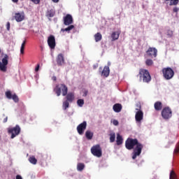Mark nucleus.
I'll return each instance as SVG.
<instances>
[{"label":"nucleus","instance_id":"nucleus-11","mask_svg":"<svg viewBox=\"0 0 179 179\" xmlns=\"http://www.w3.org/2000/svg\"><path fill=\"white\" fill-rule=\"evenodd\" d=\"M48 45L50 49H55L56 47L55 36L54 35H50L48 38Z\"/></svg>","mask_w":179,"mask_h":179},{"label":"nucleus","instance_id":"nucleus-47","mask_svg":"<svg viewBox=\"0 0 179 179\" xmlns=\"http://www.w3.org/2000/svg\"><path fill=\"white\" fill-rule=\"evenodd\" d=\"M19 0H12L13 3H17Z\"/></svg>","mask_w":179,"mask_h":179},{"label":"nucleus","instance_id":"nucleus-30","mask_svg":"<svg viewBox=\"0 0 179 179\" xmlns=\"http://www.w3.org/2000/svg\"><path fill=\"white\" fill-rule=\"evenodd\" d=\"M154 64V62L152 59H147L145 60V65L147 66H152Z\"/></svg>","mask_w":179,"mask_h":179},{"label":"nucleus","instance_id":"nucleus-26","mask_svg":"<svg viewBox=\"0 0 179 179\" xmlns=\"http://www.w3.org/2000/svg\"><path fill=\"white\" fill-rule=\"evenodd\" d=\"M55 15V10H49L47 11L46 15L49 17H53Z\"/></svg>","mask_w":179,"mask_h":179},{"label":"nucleus","instance_id":"nucleus-24","mask_svg":"<svg viewBox=\"0 0 179 179\" xmlns=\"http://www.w3.org/2000/svg\"><path fill=\"white\" fill-rule=\"evenodd\" d=\"M85 168V165L83 163H78L77 164V171H83Z\"/></svg>","mask_w":179,"mask_h":179},{"label":"nucleus","instance_id":"nucleus-50","mask_svg":"<svg viewBox=\"0 0 179 179\" xmlns=\"http://www.w3.org/2000/svg\"><path fill=\"white\" fill-rule=\"evenodd\" d=\"M1 53V49L0 48V54Z\"/></svg>","mask_w":179,"mask_h":179},{"label":"nucleus","instance_id":"nucleus-38","mask_svg":"<svg viewBox=\"0 0 179 179\" xmlns=\"http://www.w3.org/2000/svg\"><path fill=\"white\" fill-rule=\"evenodd\" d=\"M179 152V145L174 149L173 153L178 154Z\"/></svg>","mask_w":179,"mask_h":179},{"label":"nucleus","instance_id":"nucleus-22","mask_svg":"<svg viewBox=\"0 0 179 179\" xmlns=\"http://www.w3.org/2000/svg\"><path fill=\"white\" fill-rule=\"evenodd\" d=\"M94 134L90 131H87L85 132V137L88 140H92L93 138Z\"/></svg>","mask_w":179,"mask_h":179},{"label":"nucleus","instance_id":"nucleus-7","mask_svg":"<svg viewBox=\"0 0 179 179\" xmlns=\"http://www.w3.org/2000/svg\"><path fill=\"white\" fill-rule=\"evenodd\" d=\"M8 55H4L3 58L0 61V71L2 72L7 71V65L8 64Z\"/></svg>","mask_w":179,"mask_h":179},{"label":"nucleus","instance_id":"nucleus-29","mask_svg":"<svg viewBox=\"0 0 179 179\" xmlns=\"http://www.w3.org/2000/svg\"><path fill=\"white\" fill-rule=\"evenodd\" d=\"M25 44H26V41H23L22 43L21 44V47H20V54L24 53Z\"/></svg>","mask_w":179,"mask_h":179},{"label":"nucleus","instance_id":"nucleus-23","mask_svg":"<svg viewBox=\"0 0 179 179\" xmlns=\"http://www.w3.org/2000/svg\"><path fill=\"white\" fill-rule=\"evenodd\" d=\"M110 143H113L115 141L116 135L114 131H110Z\"/></svg>","mask_w":179,"mask_h":179},{"label":"nucleus","instance_id":"nucleus-3","mask_svg":"<svg viewBox=\"0 0 179 179\" xmlns=\"http://www.w3.org/2000/svg\"><path fill=\"white\" fill-rule=\"evenodd\" d=\"M140 80H142L143 83H148L152 80L150 72L145 69H141L139 71Z\"/></svg>","mask_w":179,"mask_h":179},{"label":"nucleus","instance_id":"nucleus-16","mask_svg":"<svg viewBox=\"0 0 179 179\" xmlns=\"http://www.w3.org/2000/svg\"><path fill=\"white\" fill-rule=\"evenodd\" d=\"M110 67L108 66H104L102 72H101V76L104 78H108L110 76Z\"/></svg>","mask_w":179,"mask_h":179},{"label":"nucleus","instance_id":"nucleus-31","mask_svg":"<svg viewBox=\"0 0 179 179\" xmlns=\"http://www.w3.org/2000/svg\"><path fill=\"white\" fill-rule=\"evenodd\" d=\"M169 179H178L177 176L173 171L170 172Z\"/></svg>","mask_w":179,"mask_h":179},{"label":"nucleus","instance_id":"nucleus-33","mask_svg":"<svg viewBox=\"0 0 179 179\" xmlns=\"http://www.w3.org/2000/svg\"><path fill=\"white\" fill-rule=\"evenodd\" d=\"M11 99H13V101L15 103H18L19 102V98L16 94L12 95Z\"/></svg>","mask_w":179,"mask_h":179},{"label":"nucleus","instance_id":"nucleus-39","mask_svg":"<svg viewBox=\"0 0 179 179\" xmlns=\"http://www.w3.org/2000/svg\"><path fill=\"white\" fill-rule=\"evenodd\" d=\"M10 22H7V24H6V30L10 31Z\"/></svg>","mask_w":179,"mask_h":179},{"label":"nucleus","instance_id":"nucleus-21","mask_svg":"<svg viewBox=\"0 0 179 179\" xmlns=\"http://www.w3.org/2000/svg\"><path fill=\"white\" fill-rule=\"evenodd\" d=\"M94 40L96 43H98L102 40V35L100 32H97L94 35Z\"/></svg>","mask_w":179,"mask_h":179},{"label":"nucleus","instance_id":"nucleus-25","mask_svg":"<svg viewBox=\"0 0 179 179\" xmlns=\"http://www.w3.org/2000/svg\"><path fill=\"white\" fill-rule=\"evenodd\" d=\"M75 28V27L73 25H69V27H67V28H62L61 31L64 32H69L70 31H71L72 29H73Z\"/></svg>","mask_w":179,"mask_h":179},{"label":"nucleus","instance_id":"nucleus-28","mask_svg":"<svg viewBox=\"0 0 179 179\" xmlns=\"http://www.w3.org/2000/svg\"><path fill=\"white\" fill-rule=\"evenodd\" d=\"M29 162L34 165H36L37 164V159L34 156L29 158Z\"/></svg>","mask_w":179,"mask_h":179},{"label":"nucleus","instance_id":"nucleus-43","mask_svg":"<svg viewBox=\"0 0 179 179\" xmlns=\"http://www.w3.org/2000/svg\"><path fill=\"white\" fill-rule=\"evenodd\" d=\"M15 179H23L22 177L20 175H17Z\"/></svg>","mask_w":179,"mask_h":179},{"label":"nucleus","instance_id":"nucleus-37","mask_svg":"<svg viewBox=\"0 0 179 179\" xmlns=\"http://www.w3.org/2000/svg\"><path fill=\"white\" fill-rule=\"evenodd\" d=\"M113 124L115 125V126H117V125H119V122L116 120H113Z\"/></svg>","mask_w":179,"mask_h":179},{"label":"nucleus","instance_id":"nucleus-8","mask_svg":"<svg viewBox=\"0 0 179 179\" xmlns=\"http://www.w3.org/2000/svg\"><path fill=\"white\" fill-rule=\"evenodd\" d=\"M21 131V129L19 125H16L15 127L9 128L8 130V134H10V138L13 139L17 135L20 134Z\"/></svg>","mask_w":179,"mask_h":179},{"label":"nucleus","instance_id":"nucleus-35","mask_svg":"<svg viewBox=\"0 0 179 179\" xmlns=\"http://www.w3.org/2000/svg\"><path fill=\"white\" fill-rule=\"evenodd\" d=\"M5 94H6V96L7 99H12L13 95H12V93L10 91L6 92L5 93Z\"/></svg>","mask_w":179,"mask_h":179},{"label":"nucleus","instance_id":"nucleus-18","mask_svg":"<svg viewBox=\"0 0 179 179\" xmlns=\"http://www.w3.org/2000/svg\"><path fill=\"white\" fill-rule=\"evenodd\" d=\"M113 109L114 112L120 113V112H121V110L122 109V106L121 104L116 103L113 106Z\"/></svg>","mask_w":179,"mask_h":179},{"label":"nucleus","instance_id":"nucleus-17","mask_svg":"<svg viewBox=\"0 0 179 179\" xmlns=\"http://www.w3.org/2000/svg\"><path fill=\"white\" fill-rule=\"evenodd\" d=\"M120 32H118L117 31H115V32H112L111 34V41H117L119 37H120Z\"/></svg>","mask_w":179,"mask_h":179},{"label":"nucleus","instance_id":"nucleus-45","mask_svg":"<svg viewBox=\"0 0 179 179\" xmlns=\"http://www.w3.org/2000/svg\"><path fill=\"white\" fill-rule=\"evenodd\" d=\"M52 1L57 3L59 1V0H52Z\"/></svg>","mask_w":179,"mask_h":179},{"label":"nucleus","instance_id":"nucleus-40","mask_svg":"<svg viewBox=\"0 0 179 179\" xmlns=\"http://www.w3.org/2000/svg\"><path fill=\"white\" fill-rule=\"evenodd\" d=\"M87 94H88V91L87 90H84V92H83V96H87Z\"/></svg>","mask_w":179,"mask_h":179},{"label":"nucleus","instance_id":"nucleus-5","mask_svg":"<svg viewBox=\"0 0 179 179\" xmlns=\"http://www.w3.org/2000/svg\"><path fill=\"white\" fill-rule=\"evenodd\" d=\"M91 153L96 157H102V149L100 145H96L91 148Z\"/></svg>","mask_w":179,"mask_h":179},{"label":"nucleus","instance_id":"nucleus-46","mask_svg":"<svg viewBox=\"0 0 179 179\" xmlns=\"http://www.w3.org/2000/svg\"><path fill=\"white\" fill-rule=\"evenodd\" d=\"M52 80L56 81L57 80V77L54 76V77L52 78Z\"/></svg>","mask_w":179,"mask_h":179},{"label":"nucleus","instance_id":"nucleus-44","mask_svg":"<svg viewBox=\"0 0 179 179\" xmlns=\"http://www.w3.org/2000/svg\"><path fill=\"white\" fill-rule=\"evenodd\" d=\"M8 122V117H5V118L3 119V123H6V122Z\"/></svg>","mask_w":179,"mask_h":179},{"label":"nucleus","instance_id":"nucleus-2","mask_svg":"<svg viewBox=\"0 0 179 179\" xmlns=\"http://www.w3.org/2000/svg\"><path fill=\"white\" fill-rule=\"evenodd\" d=\"M53 92L56 94L57 96H66V101L72 103L75 99L74 94L72 92L68 93V87L64 84H58L53 89Z\"/></svg>","mask_w":179,"mask_h":179},{"label":"nucleus","instance_id":"nucleus-12","mask_svg":"<svg viewBox=\"0 0 179 179\" xmlns=\"http://www.w3.org/2000/svg\"><path fill=\"white\" fill-rule=\"evenodd\" d=\"M87 123L85 121H84L83 123L80 124L77 127V131H78V134L83 135L84 134L85 129H87Z\"/></svg>","mask_w":179,"mask_h":179},{"label":"nucleus","instance_id":"nucleus-4","mask_svg":"<svg viewBox=\"0 0 179 179\" xmlns=\"http://www.w3.org/2000/svg\"><path fill=\"white\" fill-rule=\"evenodd\" d=\"M162 74L165 80H170L174 77L175 72L171 68L168 67L162 69Z\"/></svg>","mask_w":179,"mask_h":179},{"label":"nucleus","instance_id":"nucleus-36","mask_svg":"<svg viewBox=\"0 0 179 179\" xmlns=\"http://www.w3.org/2000/svg\"><path fill=\"white\" fill-rule=\"evenodd\" d=\"M173 12L178 13L179 12V8H178V7H174V8H173Z\"/></svg>","mask_w":179,"mask_h":179},{"label":"nucleus","instance_id":"nucleus-15","mask_svg":"<svg viewBox=\"0 0 179 179\" xmlns=\"http://www.w3.org/2000/svg\"><path fill=\"white\" fill-rule=\"evenodd\" d=\"M56 62H57V66H62L63 65L65 64V59H64V55H62V53H59L58 55Z\"/></svg>","mask_w":179,"mask_h":179},{"label":"nucleus","instance_id":"nucleus-27","mask_svg":"<svg viewBox=\"0 0 179 179\" xmlns=\"http://www.w3.org/2000/svg\"><path fill=\"white\" fill-rule=\"evenodd\" d=\"M69 101H65L63 102V104H62V108L64 110H66L67 108H69Z\"/></svg>","mask_w":179,"mask_h":179},{"label":"nucleus","instance_id":"nucleus-32","mask_svg":"<svg viewBox=\"0 0 179 179\" xmlns=\"http://www.w3.org/2000/svg\"><path fill=\"white\" fill-rule=\"evenodd\" d=\"M85 104V101L83 99H78L77 101V105L79 106V107H83Z\"/></svg>","mask_w":179,"mask_h":179},{"label":"nucleus","instance_id":"nucleus-49","mask_svg":"<svg viewBox=\"0 0 179 179\" xmlns=\"http://www.w3.org/2000/svg\"><path fill=\"white\" fill-rule=\"evenodd\" d=\"M99 70H102V67H100V68H99Z\"/></svg>","mask_w":179,"mask_h":179},{"label":"nucleus","instance_id":"nucleus-20","mask_svg":"<svg viewBox=\"0 0 179 179\" xmlns=\"http://www.w3.org/2000/svg\"><path fill=\"white\" fill-rule=\"evenodd\" d=\"M116 143H117V145H120L123 143V138L122 136H120V134H117Z\"/></svg>","mask_w":179,"mask_h":179},{"label":"nucleus","instance_id":"nucleus-13","mask_svg":"<svg viewBox=\"0 0 179 179\" xmlns=\"http://www.w3.org/2000/svg\"><path fill=\"white\" fill-rule=\"evenodd\" d=\"M73 23V18L71 14H66L65 17H64V24L66 26H69L70 24Z\"/></svg>","mask_w":179,"mask_h":179},{"label":"nucleus","instance_id":"nucleus-10","mask_svg":"<svg viewBox=\"0 0 179 179\" xmlns=\"http://www.w3.org/2000/svg\"><path fill=\"white\" fill-rule=\"evenodd\" d=\"M146 55L151 58H156L158 55V50L156 48H150L146 50Z\"/></svg>","mask_w":179,"mask_h":179},{"label":"nucleus","instance_id":"nucleus-41","mask_svg":"<svg viewBox=\"0 0 179 179\" xmlns=\"http://www.w3.org/2000/svg\"><path fill=\"white\" fill-rule=\"evenodd\" d=\"M39 69H40V65L39 64H37L36 67L35 68V71L37 72L39 71Z\"/></svg>","mask_w":179,"mask_h":179},{"label":"nucleus","instance_id":"nucleus-42","mask_svg":"<svg viewBox=\"0 0 179 179\" xmlns=\"http://www.w3.org/2000/svg\"><path fill=\"white\" fill-rule=\"evenodd\" d=\"M168 36H169V37H171V36H173V32H172V31H169Z\"/></svg>","mask_w":179,"mask_h":179},{"label":"nucleus","instance_id":"nucleus-1","mask_svg":"<svg viewBox=\"0 0 179 179\" xmlns=\"http://www.w3.org/2000/svg\"><path fill=\"white\" fill-rule=\"evenodd\" d=\"M125 147L129 150L134 149L132 159H136L137 157L140 156L143 148V145L136 138H128L125 142Z\"/></svg>","mask_w":179,"mask_h":179},{"label":"nucleus","instance_id":"nucleus-34","mask_svg":"<svg viewBox=\"0 0 179 179\" xmlns=\"http://www.w3.org/2000/svg\"><path fill=\"white\" fill-rule=\"evenodd\" d=\"M179 3V0H171L170 1V6H176Z\"/></svg>","mask_w":179,"mask_h":179},{"label":"nucleus","instance_id":"nucleus-6","mask_svg":"<svg viewBox=\"0 0 179 179\" xmlns=\"http://www.w3.org/2000/svg\"><path fill=\"white\" fill-rule=\"evenodd\" d=\"M138 108H138L136 109L137 112L136 113V115H135V120L138 124L141 125L142 123V121L143 120L144 113L142 110H141V106H139Z\"/></svg>","mask_w":179,"mask_h":179},{"label":"nucleus","instance_id":"nucleus-48","mask_svg":"<svg viewBox=\"0 0 179 179\" xmlns=\"http://www.w3.org/2000/svg\"><path fill=\"white\" fill-rule=\"evenodd\" d=\"M111 65V63L110 62H108V66H110Z\"/></svg>","mask_w":179,"mask_h":179},{"label":"nucleus","instance_id":"nucleus-9","mask_svg":"<svg viewBox=\"0 0 179 179\" xmlns=\"http://www.w3.org/2000/svg\"><path fill=\"white\" fill-rule=\"evenodd\" d=\"M162 117L164 120H169L172 117V110L170 107H166L162 109Z\"/></svg>","mask_w":179,"mask_h":179},{"label":"nucleus","instance_id":"nucleus-19","mask_svg":"<svg viewBox=\"0 0 179 179\" xmlns=\"http://www.w3.org/2000/svg\"><path fill=\"white\" fill-rule=\"evenodd\" d=\"M155 110H162L163 108L162 103L160 101L156 102L154 105Z\"/></svg>","mask_w":179,"mask_h":179},{"label":"nucleus","instance_id":"nucleus-14","mask_svg":"<svg viewBox=\"0 0 179 179\" xmlns=\"http://www.w3.org/2000/svg\"><path fill=\"white\" fill-rule=\"evenodd\" d=\"M25 14L24 11L22 13H15L14 18L17 22H22L24 20Z\"/></svg>","mask_w":179,"mask_h":179}]
</instances>
